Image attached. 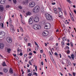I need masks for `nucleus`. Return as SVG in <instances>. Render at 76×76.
<instances>
[{"label": "nucleus", "mask_w": 76, "mask_h": 76, "mask_svg": "<svg viewBox=\"0 0 76 76\" xmlns=\"http://www.w3.org/2000/svg\"><path fill=\"white\" fill-rule=\"evenodd\" d=\"M27 37H24V40H25V41L26 42H27Z\"/></svg>", "instance_id": "26"}, {"label": "nucleus", "mask_w": 76, "mask_h": 76, "mask_svg": "<svg viewBox=\"0 0 76 76\" xmlns=\"http://www.w3.org/2000/svg\"><path fill=\"white\" fill-rule=\"evenodd\" d=\"M6 0H0V2L1 4H5Z\"/></svg>", "instance_id": "13"}, {"label": "nucleus", "mask_w": 76, "mask_h": 76, "mask_svg": "<svg viewBox=\"0 0 76 76\" xmlns=\"http://www.w3.org/2000/svg\"><path fill=\"white\" fill-rule=\"evenodd\" d=\"M66 45H68V46H69V45H70V43H68L66 44Z\"/></svg>", "instance_id": "59"}, {"label": "nucleus", "mask_w": 76, "mask_h": 76, "mask_svg": "<svg viewBox=\"0 0 76 76\" xmlns=\"http://www.w3.org/2000/svg\"><path fill=\"white\" fill-rule=\"evenodd\" d=\"M71 20H72V21H74L75 20L74 19V18H73V17H72V18H71Z\"/></svg>", "instance_id": "38"}, {"label": "nucleus", "mask_w": 76, "mask_h": 76, "mask_svg": "<svg viewBox=\"0 0 76 76\" xmlns=\"http://www.w3.org/2000/svg\"><path fill=\"white\" fill-rule=\"evenodd\" d=\"M68 64L69 65H70V64H71V63H70V62H68Z\"/></svg>", "instance_id": "52"}, {"label": "nucleus", "mask_w": 76, "mask_h": 76, "mask_svg": "<svg viewBox=\"0 0 76 76\" xmlns=\"http://www.w3.org/2000/svg\"><path fill=\"white\" fill-rule=\"evenodd\" d=\"M64 41H62L61 42V45H64Z\"/></svg>", "instance_id": "29"}, {"label": "nucleus", "mask_w": 76, "mask_h": 76, "mask_svg": "<svg viewBox=\"0 0 76 76\" xmlns=\"http://www.w3.org/2000/svg\"><path fill=\"white\" fill-rule=\"evenodd\" d=\"M71 56L72 59H74V58H75V55L74 54H72Z\"/></svg>", "instance_id": "25"}, {"label": "nucleus", "mask_w": 76, "mask_h": 76, "mask_svg": "<svg viewBox=\"0 0 76 76\" xmlns=\"http://www.w3.org/2000/svg\"><path fill=\"white\" fill-rule=\"evenodd\" d=\"M40 53H43V50H40Z\"/></svg>", "instance_id": "50"}, {"label": "nucleus", "mask_w": 76, "mask_h": 76, "mask_svg": "<svg viewBox=\"0 0 76 76\" xmlns=\"http://www.w3.org/2000/svg\"><path fill=\"white\" fill-rule=\"evenodd\" d=\"M41 11L42 13H44V9L42 8L41 9Z\"/></svg>", "instance_id": "22"}, {"label": "nucleus", "mask_w": 76, "mask_h": 76, "mask_svg": "<svg viewBox=\"0 0 76 76\" xmlns=\"http://www.w3.org/2000/svg\"><path fill=\"white\" fill-rule=\"evenodd\" d=\"M4 47V44L3 43H1L0 44V48L1 49H3V48Z\"/></svg>", "instance_id": "12"}, {"label": "nucleus", "mask_w": 76, "mask_h": 76, "mask_svg": "<svg viewBox=\"0 0 76 76\" xmlns=\"http://www.w3.org/2000/svg\"><path fill=\"white\" fill-rule=\"evenodd\" d=\"M20 30L21 32H23V28H20Z\"/></svg>", "instance_id": "55"}, {"label": "nucleus", "mask_w": 76, "mask_h": 76, "mask_svg": "<svg viewBox=\"0 0 76 76\" xmlns=\"http://www.w3.org/2000/svg\"><path fill=\"white\" fill-rule=\"evenodd\" d=\"M19 39H20V40H21L22 39V37H21L20 36L19 37Z\"/></svg>", "instance_id": "46"}, {"label": "nucleus", "mask_w": 76, "mask_h": 76, "mask_svg": "<svg viewBox=\"0 0 76 76\" xmlns=\"http://www.w3.org/2000/svg\"><path fill=\"white\" fill-rule=\"evenodd\" d=\"M5 33L3 31H0V38H3L5 36Z\"/></svg>", "instance_id": "6"}, {"label": "nucleus", "mask_w": 76, "mask_h": 76, "mask_svg": "<svg viewBox=\"0 0 76 76\" xmlns=\"http://www.w3.org/2000/svg\"><path fill=\"white\" fill-rule=\"evenodd\" d=\"M34 21L35 22H38L39 21V19L37 17H36L34 19Z\"/></svg>", "instance_id": "9"}, {"label": "nucleus", "mask_w": 76, "mask_h": 76, "mask_svg": "<svg viewBox=\"0 0 76 76\" xmlns=\"http://www.w3.org/2000/svg\"><path fill=\"white\" fill-rule=\"evenodd\" d=\"M35 45H37V48H38V47H39V46H38V44H37V42H35Z\"/></svg>", "instance_id": "32"}, {"label": "nucleus", "mask_w": 76, "mask_h": 76, "mask_svg": "<svg viewBox=\"0 0 76 76\" xmlns=\"http://www.w3.org/2000/svg\"><path fill=\"white\" fill-rule=\"evenodd\" d=\"M58 10H57L56 11H54L55 13V14H57V13H58Z\"/></svg>", "instance_id": "30"}, {"label": "nucleus", "mask_w": 76, "mask_h": 76, "mask_svg": "<svg viewBox=\"0 0 76 76\" xmlns=\"http://www.w3.org/2000/svg\"><path fill=\"white\" fill-rule=\"evenodd\" d=\"M59 55H60V58H61V53H60Z\"/></svg>", "instance_id": "60"}, {"label": "nucleus", "mask_w": 76, "mask_h": 76, "mask_svg": "<svg viewBox=\"0 0 76 76\" xmlns=\"http://www.w3.org/2000/svg\"><path fill=\"white\" fill-rule=\"evenodd\" d=\"M68 1L69 2V3H72V1H70V0H68Z\"/></svg>", "instance_id": "49"}, {"label": "nucleus", "mask_w": 76, "mask_h": 76, "mask_svg": "<svg viewBox=\"0 0 76 76\" xmlns=\"http://www.w3.org/2000/svg\"><path fill=\"white\" fill-rule=\"evenodd\" d=\"M62 39L63 40V41H66V38H65V37H63L62 38Z\"/></svg>", "instance_id": "24"}, {"label": "nucleus", "mask_w": 76, "mask_h": 76, "mask_svg": "<svg viewBox=\"0 0 76 76\" xmlns=\"http://www.w3.org/2000/svg\"><path fill=\"white\" fill-rule=\"evenodd\" d=\"M67 48L69 50L70 49V48H69V47L68 46H65L64 48V49L66 50V49H67Z\"/></svg>", "instance_id": "23"}, {"label": "nucleus", "mask_w": 76, "mask_h": 76, "mask_svg": "<svg viewBox=\"0 0 76 76\" xmlns=\"http://www.w3.org/2000/svg\"><path fill=\"white\" fill-rule=\"evenodd\" d=\"M41 64H42V66H43L44 65V63H43V61H42L41 62Z\"/></svg>", "instance_id": "57"}, {"label": "nucleus", "mask_w": 76, "mask_h": 76, "mask_svg": "<svg viewBox=\"0 0 76 76\" xmlns=\"http://www.w3.org/2000/svg\"><path fill=\"white\" fill-rule=\"evenodd\" d=\"M3 71L4 72H5V73H6L8 72V70H7V69L6 68H5L3 69Z\"/></svg>", "instance_id": "20"}, {"label": "nucleus", "mask_w": 76, "mask_h": 76, "mask_svg": "<svg viewBox=\"0 0 76 76\" xmlns=\"http://www.w3.org/2000/svg\"><path fill=\"white\" fill-rule=\"evenodd\" d=\"M2 65L3 66H6V63L4 62H3Z\"/></svg>", "instance_id": "27"}, {"label": "nucleus", "mask_w": 76, "mask_h": 76, "mask_svg": "<svg viewBox=\"0 0 76 76\" xmlns=\"http://www.w3.org/2000/svg\"><path fill=\"white\" fill-rule=\"evenodd\" d=\"M27 54H26L24 55V57H26V56H27Z\"/></svg>", "instance_id": "61"}, {"label": "nucleus", "mask_w": 76, "mask_h": 76, "mask_svg": "<svg viewBox=\"0 0 76 76\" xmlns=\"http://www.w3.org/2000/svg\"><path fill=\"white\" fill-rule=\"evenodd\" d=\"M7 40L8 43L10 44L12 42V39L10 37H8L7 38Z\"/></svg>", "instance_id": "8"}, {"label": "nucleus", "mask_w": 76, "mask_h": 76, "mask_svg": "<svg viewBox=\"0 0 76 76\" xmlns=\"http://www.w3.org/2000/svg\"><path fill=\"white\" fill-rule=\"evenodd\" d=\"M39 11V6H36L33 9V12L34 13H37Z\"/></svg>", "instance_id": "2"}, {"label": "nucleus", "mask_w": 76, "mask_h": 76, "mask_svg": "<svg viewBox=\"0 0 76 76\" xmlns=\"http://www.w3.org/2000/svg\"><path fill=\"white\" fill-rule=\"evenodd\" d=\"M52 5H55L56 4V2H53L51 3Z\"/></svg>", "instance_id": "40"}, {"label": "nucleus", "mask_w": 76, "mask_h": 76, "mask_svg": "<svg viewBox=\"0 0 76 76\" xmlns=\"http://www.w3.org/2000/svg\"><path fill=\"white\" fill-rule=\"evenodd\" d=\"M45 17L48 20L51 21V20H53V17H52V16L48 13H46L45 15Z\"/></svg>", "instance_id": "1"}, {"label": "nucleus", "mask_w": 76, "mask_h": 76, "mask_svg": "<svg viewBox=\"0 0 76 76\" xmlns=\"http://www.w3.org/2000/svg\"><path fill=\"white\" fill-rule=\"evenodd\" d=\"M13 56H14V57H16V54H13Z\"/></svg>", "instance_id": "53"}, {"label": "nucleus", "mask_w": 76, "mask_h": 76, "mask_svg": "<svg viewBox=\"0 0 76 76\" xmlns=\"http://www.w3.org/2000/svg\"><path fill=\"white\" fill-rule=\"evenodd\" d=\"M61 46L62 48H64V46H65V45H61Z\"/></svg>", "instance_id": "42"}, {"label": "nucleus", "mask_w": 76, "mask_h": 76, "mask_svg": "<svg viewBox=\"0 0 76 76\" xmlns=\"http://www.w3.org/2000/svg\"><path fill=\"white\" fill-rule=\"evenodd\" d=\"M12 22V20H10V31L11 32H12L13 33H14V31H15V28H14V27L13 26V25H12V24H11Z\"/></svg>", "instance_id": "3"}, {"label": "nucleus", "mask_w": 76, "mask_h": 76, "mask_svg": "<svg viewBox=\"0 0 76 76\" xmlns=\"http://www.w3.org/2000/svg\"><path fill=\"white\" fill-rule=\"evenodd\" d=\"M33 18V17H31L30 18L28 21L29 24H32V23H33V20H32Z\"/></svg>", "instance_id": "10"}, {"label": "nucleus", "mask_w": 76, "mask_h": 76, "mask_svg": "<svg viewBox=\"0 0 76 76\" xmlns=\"http://www.w3.org/2000/svg\"><path fill=\"white\" fill-rule=\"evenodd\" d=\"M28 6L30 7H34L35 6V3L34 2H30Z\"/></svg>", "instance_id": "5"}, {"label": "nucleus", "mask_w": 76, "mask_h": 76, "mask_svg": "<svg viewBox=\"0 0 76 76\" xmlns=\"http://www.w3.org/2000/svg\"><path fill=\"white\" fill-rule=\"evenodd\" d=\"M31 13H31V12L29 11H28L26 13V15H31Z\"/></svg>", "instance_id": "21"}, {"label": "nucleus", "mask_w": 76, "mask_h": 76, "mask_svg": "<svg viewBox=\"0 0 76 76\" xmlns=\"http://www.w3.org/2000/svg\"><path fill=\"white\" fill-rule=\"evenodd\" d=\"M3 10H4V8L3 6L1 5H0V12H2L3 11Z\"/></svg>", "instance_id": "11"}, {"label": "nucleus", "mask_w": 76, "mask_h": 76, "mask_svg": "<svg viewBox=\"0 0 76 76\" xmlns=\"http://www.w3.org/2000/svg\"><path fill=\"white\" fill-rule=\"evenodd\" d=\"M54 54L55 56H58V54H57V52H56L54 53Z\"/></svg>", "instance_id": "41"}, {"label": "nucleus", "mask_w": 76, "mask_h": 76, "mask_svg": "<svg viewBox=\"0 0 76 76\" xmlns=\"http://www.w3.org/2000/svg\"><path fill=\"white\" fill-rule=\"evenodd\" d=\"M41 26L39 25H37V27H36V29L35 30H37L38 29H41Z\"/></svg>", "instance_id": "15"}, {"label": "nucleus", "mask_w": 76, "mask_h": 76, "mask_svg": "<svg viewBox=\"0 0 76 76\" xmlns=\"http://www.w3.org/2000/svg\"><path fill=\"white\" fill-rule=\"evenodd\" d=\"M51 28V24L49 23H46L45 25V28L46 29H49Z\"/></svg>", "instance_id": "4"}, {"label": "nucleus", "mask_w": 76, "mask_h": 76, "mask_svg": "<svg viewBox=\"0 0 76 76\" xmlns=\"http://www.w3.org/2000/svg\"><path fill=\"white\" fill-rule=\"evenodd\" d=\"M73 75H74V76H75V75H76V73H74V72L72 73Z\"/></svg>", "instance_id": "54"}, {"label": "nucleus", "mask_w": 76, "mask_h": 76, "mask_svg": "<svg viewBox=\"0 0 76 76\" xmlns=\"http://www.w3.org/2000/svg\"><path fill=\"white\" fill-rule=\"evenodd\" d=\"M70 44H71V47H73V43L72 42H71Z\"/></svg>", "instance_id": "44"}, {"label": "nucleus", "mask_w": 76, "mask_h": 76, "mask_svg": "<svg viewBox=\"0 0 76 76\" xmlns=\"http://www.w3.org/2000/svg\"><path fill=\"white\" fill-rule=\"evenodd\" d=\"M16 58L17 60H19V57H18V56H16Z\"/></svg>", "instance_id": "58"}, {"label": "nucleus", "mask_w": 76, "mask_h": 76, "mask_svg": "<svg viewBox=\"0 0 76 76\" xmlns=\"http://www.w3.org/2000/svg\"><path fill=\"white\" fill-rule=\"evenodd\" d=\"M35 69L36 71H37V66H35Z\"/></svg>", "instance_id": "37"}, {"label": "nucleus", "mask_w": 76, "mask_h": 76, "mask_svg": "<svg viewBox=\"0 0 76 76\" xmlns=\"http://www.w3.org/2000/svg\"><path fill=\"white\" fill-rule=\"evenodd\" d=\"M29 56H32V53H30L29 54Z\"/></svg>", "instance_id": "43"}, {"label": "nucleus", "mask_w": 76, "mask_h": 76, "mask_svg": "<svg viewBox=\"0 0 76 76\" xmlns=\"http://www.w3.org/2000/svg\"><path fill=\"white\" fill-rule=\"evenodd\" d=\"M48 31H45L42 33V36L43 37H46V36L48 35Z\"/></svg>", "instance_id": "7"}, {"label": "nucleus", "mask_w": 76, "mask_h": 76, "mask_svg": "<svg viewBox=\"0 0 76 76\" xmlns=\"http://www.w3.org/2000/svg\"><path fill=\"white\" fill-rule=\"evenodd\" d=\"M29 64H30V65H32V64L31 63V62L30 61H29Z\"/></svg>", "instance_id": "39"}, {"label": "nucleus", "mask_w": 76, "mask_h": 76, "mask_svg": "<svg viewBox=\"0 0 76 76\" xmlns=\"http://www.w3.org/2000/svg\"><path fill=\"white\" fill-rule=\"evenodd\" d=\"M17 51L18 53H19V52H20V49H19V48H18V49L17 50Z\"/></svg>", "instance_id": "36"}, {"label": "nucleus", "mask_w": 76, "mask_h": 76, "mask_svg": "<svg viewBox=\"0 0 76 76\" xmlns=\"http://www.w3.org/2000/svg\"><path fill=\"white\" fill-rule=\"evenodd\" d=\"M59 14L60 15H63V12H61V11L59 12Z\"/></svg>", "instance_id": "31"}, {"label": "nucleus", "mask_w": 76, "mask_h": 76, "mask_svg": "<svg viewBox=\"0 0 76 76\" xmlns=\"http://www.w3.org/2000/svg\"><path fill=\"white\" fill-rule=\"evenodd\" d=\"M28 76H32V74L31 73H28Z\"/></svg>", "instance_id": "34"}, {"label": "nucleus", "mask_w": 76, "mask_h": 76, "mask_svg": "<svg viewBox=\"0 0 76 76\" xmlns=\"http://www.w3.org/2000/svg\"><path fill=\"white\" fill-rule=\"evenodd\" d=\"M68 57L69 58H72V57H71L70 56H68Z\"/></svg>", "instance_id": "51"}, {"label": "nucleus", "mask_w": 76, "mask_h": 76, "mask_svg": "<svg viewBox=\"0 0 76 76\" xmlns=\"http://www.w3.org/2000/svg\"><path fill=\"white\" fill-rule=\"evenodd\" d=\"M54 10L55 11H57V9L55 8L54 9Z\"/></svg>", "instance_id": "63"}, {"label": "nucleus", "mask_w": 76, "mask_h": 76, "mask_svg": "<svg viewBox=\"0 0 76 76\" xmlns=\"http://www.w3.org/2000/svg\"><path fill=\"white\" fill-rule=\"evenodd\" d=\"M74 12L75 13V14H76V10H74Z\"/></svg>", "instance_id": "64"}, {"label": "nucleus", "mask_w": 76, "mask_h": 76, "mask_svg": "<svg viewBox=\"0 0 76 76\" xmlns=\"http://www.w3.org/2000/svg\"><path fill=\"white\" fill-rule=\"evenodd\" d=\"M37 24H34L33 26V28L34 29L36 30L37 29Z\"/></svg>", "instance_id": "17"}, {"label": "nucleus", "mask_w": 76, "mask_h": 76, "mask_svg": "<svg viewBox=\"0 0 76 76\" xmlns=\"http://www.w3.org/2000/svg\"><path fill=\"white\" fill-rule=\"evenodd\" d=\"M20 56H22V55H23V53H20Z\"/></svg>", "instance_id": "47"}, {"label": "nucleus", "mask_w": 76, "mask_h": 76, "mask_svg": "<svg viewBox=\"0 0 76 76\" xmlns=\"http://www.w3.org/2000/svg\"><path fill=\"white\" fill-rule=\"evenodd\" d=\"M68 74L69 76H72V75H71L70 73H69Z\"/></svg>", "instance_id": "62"}, {"label": "nucleus", "mask_w": 76, "mask_h": 76, "mask_svg": "<svg viewBox=\"0 0 76 76\" xmlns=\"http://www.w3.org/2000/svg\"><path fill=\"white\" fill-rule=\"evenodd\" d=\"M13 1L15 4H16V3L17 2V1H16V0H12Z\"/></svg>", "instance_id": "28"}, {"label": "nucleus", "mask_w": 76, "mask_h": 76, "mask_svg": "<svg viewBox=\"0 0 76 76\" xmlns=\"http://www.w3.org/2000/svg\"><path fill=\"white\" fill-rule=\"evenodd\" d=\"M67 53H68V54H69L70 53V50H68L67 51Z\"/></svg>", "instance_id": "45"}, {"label": "nucleus", "mask_w": 76, "mask_h": 76, "mask_svg": "<svg viewBox=\"0 0 76 76\" xmlns=\"http://www.w3.org/2000/svg\"><path fill=\"white\" fill-rule=\"evenodd\" d=\"M7 51L8 52V53H10V51H11V49L10 48H7Z\"/></svg>", "instance_id": "16"}, {"label": "nucleus", "mask_w": 76, "mask_h": 76, "mask_svg": "<svg viewBox=\"0 0 76 76\" xmlns=\"http://www.w3.org/2000/svg\"><path fill=\"white\" fill-rule=\"evenodd\" d=\"M28 3V0H26L24 1L23 2V4L24 5H26V4H27Z\"/></svg>", "instance_id": "14"}, {"label": "nucleus", "mask_w": 76, "mask_h": 76, "mask_svg": "<svg viewBox=\"0 0 76 76\" xmlns=\"http://www.w3.org/2000/svg\"><path fill=\"white\" fill-rule=\"evenodd\" d=\"M45 54H43V57H45Z\"/></svg>", "instance_id": "48"}, {"label": "nucleus", "mask_w": 76, "mask_h": 76, "mask_svg": "<svg viewBox=\"0 0 76 76\" xmlns=\"http://www.w3.org/2000/svg\"><path fill=\"white\" fill-rule=\"evenodd\" d=\"M65 23H66V24H69V22H66Z\"/></svg>", "instance_id": "56"}, {"label": "nucleus", "mask_w": 76, "mask_h": 76, "mask_svg": "<svg viewBox=\"0 0 76 76\" xmlns=\"http://www.w3.org/2000/svg\"><path fill=\"white\" fill-rule=\"evenodd\" d=\"M33 75H36V76H37V75H38L37 74V73L36 72H34V73L33 74Z\"/></svg>", "instance_id": "35"}, {"label": "nucleus", "mask_w": 76, "mask_h": 76, "mask_svg": "<svg viewBox=\"0 0 76 76\" xmlns=\"http://www.w3.org/2000/svg\"><path fill=\"white\" fill-rule=\"evenodd\" d=\"M10 73L11 74H12L13 73V70H12V69L11 68H10V71H9Z\"/></svg>", "instance_id": "18"}, {"label": "nucleus", "mask_w": 76, "mask_h": 76, "mask_svg": "<svg viewBox=\"0 0 76 76\" xmlns=\"http://www.w3.org/2000/svg\"><path fill=\"white\" fill-rule=\"evenodd\" d=\"M18 7L19 9H22V7L21 6H18Z\"/></svg>", "instance_id": "33"}, {"label": "nucleus", "mask_w": 76, "mask_h": 76, "mask_svg": "<svg viewBox=\"0 0 76 76\" xmlns=\"http://www.w3.org/2000/svg\"><path fill=\"white\" fill-rule=\"evenodd\" d=\"M4 26V24L3 23H0V27L1 28H3Z\"/></svg>", "instance_id": "19"}]
</instances>
